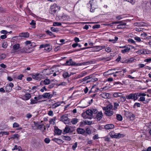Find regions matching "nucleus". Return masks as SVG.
Masks as SVG:
<instances>
[{
  "mask_svg": "<svg viewBox=\"0 0 151 151\" xmlns=\"http://www.w3.org/2000/svg\"><path fill=\"white\" fill-rule=\"evenodd\" d=\"M92 63L93 61H90L82 63H76L75 62L72 60V59H70L67 60L65 64L66 65L78 66L82 65H88L91 64Z\"/></svg>",
  "mask_w": 151,
  "mask_h": 151,
  "instance_id": "1",
  "label": "nucleus"
},
{
  "mask_svg": "<svg viewBox=\"0 0 151 151\" xmlns=\"http://www.w3.org/2000/svg\"><path fill=\"white\" fill-rule=\"evenodd\" d=\"M103 110L105 111V114L107 116H110L113 114L112 111V106L109 104L106 107L102 108Z\"/></svg>",
  "mask_w": 151,
  "mask_h": 151,
  "instance_id": "2",
  "label": "nucleus"
},
{
  "mask_svg": "<svg viewBox=\"0 0 151 151\" xmlns=\"http://www.w3.org/2000/svg\"><path fill=\"white\" fill-rule=\"evenodd\" d=\"M87 5L90 6V11L93 12L95 9L98 7L97 1L96 0H92L89 1Z\"/></svg>",
  "mask_w": 151,
  "mask_h": 151,
  "instance_id": "3",
  "label": "nucleus"
},
{
  "mask_svg": "<svg viewBox=\"0 0 151 151\" xmlns=\"http://www.w3.org/2000/svg\"><path fill=\"white\" fill-rule=\"evenodd\" d=\"M42 122H34V125L36 127V129H40L42 132H44L46 130L45 126L44 124L42 123Z\"/></svg>",
  "mask_w": 151,
  "mask_h": 151,
  "instance_id": "4",
  "label": "nucleus"
},
{
  "mask_svg": "<svg viewBox=\"0 0 151 151\" xmlns=\"http://www.w3.org/2000/svg\"><path fill=\"white\" fill-rule=\"evenodd\" d=\"M86 114H84L83 115H85V114H87L88 116H91L92 117L93 114L96 113L98 112V111L96 109L92 108L86 110Z\"/></svg>",
  "mask_w": 151,
  "mask_h": 151,
  "instance_id": "5",
  "label": "nucleus"
},
{
  "mask_svg": "<svg viewBox=\"0 0 151 151\" xmlns=\"http://www.w3.org/2000/svg\"><path fill=\"white\" fill-rule=\"evenodd\" d=\"M146 94L144 93H133V100L135 101L138 99L139 97L140 96H145Z\"/></svg>",
  "mask_w": 151,
  "mask_h": 151,
  "instance_id": "6",
  "label": "nucleus"
},
{
  "mask_svg": "<svg viewBox=\"0 0 151 151\" xmlns=\"http://www.w3.org/2000/svg\"><path fill=\"white\" fill-rule=\"evenodd\" d=\"M119 48L123 49L121 50V52L123 54L129 52L131 50V48L130 47L125 46H119Z\"/></svg>",
  "mask_w": 151,
  "mask_h": 151,
  "instance_id": "7",
  "label": "nucleus"
},
{
  "mask_svg": "<svg viewBox=\"0 0 151 151\" xmlns=\"http://www.w3.org/2000/svg\"><path fill=\"white\" fill-rule=\"evenodd\" d=\"M60 120L65 124H67L69 122L68 118L66 115H63L61 116L60 118Z\"/></svg>",
  "mask_w": 151,
  "mask_h": 151,
  "instance_id": "8",
  "label": "nucleus"
},
{
  "mask_svg": "<svg viewBox=\"0 0 151 151\" xmlns=\"http://www.w3.org/2000/svg\"><path fill=\"white\" fill-rule=\"evenodd\" d=\"M73 131V128L71 127L66 126L64 129L63 132V134L68 133H72Z\"/></svg>",
  "mask_w": 151,
  "mask_h": 151,
  "instance_id": "9",
  "label": "nucleus"
},
{
  "mask_svg": "<svg viewBox=\"0 0 151 151\" xmlns=\"http://www.w3.org/2000/svg\"><path fill=\"white\" fill-rule=\"evenodd\" d=\"M42 98L40 96H35L34 98V99H31L30 101V104H33L37 103V101L40 100Z\"/></svg>",
  "mask_w": 151,
  "mask_h": 151,
  "instance_id": "10",
  "label": "nucleus"
},
{
  "mask_svg": "<svg viewBox=\"0 0 151 151\" xmlns=\"http://www.w3.org/2000/svg\"><path fill=\"white\" fill-rule=\"evenodd\" d=\"M51 9L52 10V11L54 13H55L58 10H60V7L57 6L56 4H54L51 6Z\"/></svg>",
  "mask_w": 151,
  "mask_h": 151,
  "instance_id": "11",
  "label": "nucleus"
},
{
  "mask_svg": "<svg viewBox=\"0 0 151 151\" xmlns=\"http://www.w3.org/2000/svg\"><path fill=\"white\" fill-rule=\"evenodd\" d=\"M42 75L39 73L35 74L32 75L33 78L36 80H40L42 78Z\"/></svg>",
  "mask_w": 151,
  "mask_h": 151,
  "instance_id": "12",
  "label": "nucleus"
},
{
  "mask_svg": "<svg viewBox=\"0 0 151 151\" xmlns=\"http://www.w3.org/2000/svg\"><path fill=\"white\" fill-rule=\"evenodd\" d=\"M90 78H89V80L86 82L88 83L89 82H93L98 81V78L93 76V75H91L89 76Z\"/></svg>",
  "mask_w": 151,
  "mask_h": 151,
  "instance_id": "13",
  "label": "nucleus"
},
{
  "mask_svg": "<svg viewBox=\"0 0 151 151\" xmlns=\"http://www.w3.org/2000/svg\"><path fill=\"white\" fill-rule=\"evenodd\" d=\"M31 97V96L30 94L27 93L22 96L21 98L22 100L24 101H26L29 100Z\"/></svg>",
  "mask_w": 151,
  "mask_h": 151,
  "instance_id": "14",
  "label": "nucleus"
},
{
  "mask_svg": "<svg viewBox=\"0 0 151 151\" xmlns=\"http://www.w3.org/2000/svg\"><path fill=\"white\" fill-rule=\"evenodd\" d=\"M54 68H52L50 69H47L45 70V74L47 75H49L50 74H52L55 71Z\"/></svg>",
  "mask_w": 151,
  "mask_h": 151,
  "instance_id": "15",
  "label": "nucleus"
},
{
  "mask_svg": "<svg viewBox=\"0 0 151 151\" xmlns=\"http://www.w3.org/2000/svg\"><path fill=\"white\" fill-rule=\"evenodd\" d=\"M62 103L61 102H58L54 104L51 105L50 108H52L53 109H55L57 107L60 106Z\"/></svg>",
  "mask_w": 151,
  "mask_h": 151,
  "instance_id": "16",
  "label": "nucleus"
},
{
  "mask_svg": "<svg viewBox=\"0 0 151 151\" xmlns=\"http://www.w3.org/2000/svg\"><path fill=\"white\" fill-rule=\"evenodd\" d=\"M42 96L44 98L50 99L52 97V96L50 93H43Z\"/></svg>",
  "mask_w": 151,
  "mask_h": 151,
  "instance_id": "17",
  "label": "nucleus"
},
{
  "mask_svg": "<svg viewBox=\"0 0 151 151\" xmlns=\"http://www.w3.org/2000/svg\"><path fill=\"white\" fill-rule=\"evenodd\" d=\"M92 123V122L91 121L85 120V121L82 122H80V126H83L86 124L91 125Z\"/></svg>",
  "mask_w": 151,
  "mask_h": 151,
  "instance_id": "18",
  "label": "nucleus"
},
{
  "mask_svg": "<svg viewBox=\"0 0 151 151\" xmlns=\"http://www.w3.org/2000/svg\"><path fill=\"white\" fill-rule=\"evenodd\" d=\"M104 127L106 129H114V126L112 124H107L104 126Z\"/></svg>",
  "mask_w": 151,
  "mask_h": 151,
  "instance_id": "19",
  "label": "nucleus"
},
{
  "mask_svg": "<svg viewBox=\"0 0 151 151\" xmlns=\"http://www.w3.org/2000/svg\"><path fill=\"white\" fill-rule=\"evenodd\" d=\"M102 116L103 113L102 111H100L99 112H98V114H97V115L96 116L97 121H100L102 118Z\"/></svg>",
  "mask_w": 151,
  "mask_h": 151,
  "instance_id": "20",
  "label": "nucleus"
},
{
  "mask_svg": "<svg viewBox=\"0 0 151 151\" xmlns=\"http://www.w3.org/2000/svg\"><path fill=\"white\" fill-rule=\"evenodd\" d=\"M52 140L58 144H61L63 143V141L62 139L57 138H54Z\"/></svg>",
  "mask_w": 151,
  "mask_h": 151,
  "instance_id": "21",
  "label": "nucleus"
},
{
  "mask_svg": "<svg viewBox=\"0 0 151 151\" xmlns=\"http://www.w3.org/2000/svg\"><path fill=\"white\" fill-rule=\"evenodd\" d=\"M77 131L78 134H83L85 132V131L83 129L81 128H78L77 129Z\"/></svg>",
  "mask_w": 151,
  "mask_h": 151,
  "instance_id": "22",
  "label": "nucleus"
},
{
  "mask_svg": "<svg viewBox=\"0 0 151 151\" xmlns=\"http://www.w3.org/2000/svg\"><path fill=\"white\" fill-rule=\"evenodd\" d=\"M105 47L104 45H102L101 46H97L95 47V50L96 51H99L102 49H104Z\"/></svg>",
  "mask_w": 151,
  "mask_h": 151,
  "instance_id": "23",
  "label": "nucleus"
},
{
  "mask_svg": "<svg viewBox=\"0 0 151 151\" xmlns=\"http://www.w3.org/2000/svg\"><path fill=\"white\" fill-rule=\"evenodd\" d=\"M135 26L140 27H144L146 26V24L143 22H137L134 23Z\"/></svg>",
  "mask_w": 151,
  "mask_h": 151,
  "instance_id": "24",
  "label": "nucleus"
},
{
  "mask_svg": "<svg viewBox=\"0 0 151 151\" xmlns=\"http://www.w3.org/2000/svg\"><path fill=\"white\" fill-rule=\"evenodd\" d=\"M59 19L62 21H66L68 19V16L66 14H63L60 17Z\"/></svg>",
  "mask_w": 151,
  "mask_h": 151,
  "instance_id": "25",
  "label": "nucleus"
},
{
  "mask_svg": "<svg viewBox=\"0 0 151 151\" xmlns=\"http://www.w3.org/2000/svg\"><path fill=\"white\" fill-rule=\"evenodd\" d=\"M56 119V117L55 116L53 118H51L50 119L49 122L50 124H52L54 125L55 124V120Z\"/></svg>",
  "mask_w": 151,
  "mask_h": 151,
  "instance_id": "26",
  "label": "nucleus"
},
{
  "mask_svg": "<svg viewBox=\"0 0 151 151\" xmlns=\"http://www.w3.org/2000/svg\"><path fill=\"white\" fill-rule=\"evenodd\" d=\"M84 113L86 114V111L83 112L82 114V116L84 119H91V116H88V114H85V115H83V114Z\"/></svg>",
  "mask_w": 151,
  "mask_h": 151,
  "instance_id": "27",
  "label": "nucleus"
},
{
  "mask_svg": "<svg viewBox=\"0 0 151 151\" xmlns=\"http://www.w3.org/2000/svg\"><path fill=\"white\" fill-rule=\"evenodd\" d=\"M126 25V23L120 24L117 25V29H123L124 28Z\"/></svg>",
  "mask_w": 151,
  "mask_h": 151,
  "instance_id": "28",
  "label": "nucleus"
},
{
  "mask_svg": "<svg viewBox=\"0 0 151 151\" xmlns=\"http://www.w3.org/2000/svg\"><path fill=\"white\" fill-rule=\"evenodd\" d=\"M50 80L49 79H46L44 81H42L41 82L43 83L45 85H47L50 83Z\"/></svg>",
  "mask_w": 151,
  "mask_h": 151,
  "instance_id": "29",
  "label": "nucleus"
},
{
  "mask_svg": "<svg viewBox=\"0 0 151 151\" xmlns=\"http://www.w3.org/2000/svg\"><path fill=\"white\" fill-rule=\"evenodd\" d=\"M55 134L58 135H60L62 133V131L60 129H59L58 128H56L55 129Z\"/></svg>",
  "mask_w": 151,
  "mask_h": 151,
  "instance_id": "30",
  "label": "nucleus"
},
{
  "mask_svg": "<svg viewBox=\"0 0 151 151\" xmlns=\"http://www.w3.org/2000/svg\"><path fill=\"white\" fill-rule=\"evenodd\" d=\"M62 138L64 139L67 141H70L71 139V138L70 137L67 136H62Z\"/></svg>",
  "mask_w": 151,
  "mask_h": 151,
  "instance_id": "31",
  "label": "nucleus"
},
{
  "mask_svg": "<svg viewBox=\"0 0 151 151\" xmlns=\"http://www.w3.org/2000/svg\"><path fill=\"white\" fill-rule=\"evenodd\" d=\"M122 93L120 92H115L113 93V96L114 97H119L122 95Z\"/></svg>",
  "mask_w": 151,
  "mask_h": 151,
  "instance_id": "32",
  "label": "nucleus"
},
{
  "mask_svg": "<svg viewBox=\"0 0 151 151\" xmlns=\"http://www.w3.org/2000/svg\"><path fill=\"white\" fill-rule=\"evenodd\" d=\"M126 100V98L124 96H122V95L119 97L118 101L119 102H124Z\"/></svg>",
  "mask_w": 151,
  "mask_h": 151,
  "instance_id": "33",
  "label": "nucleus"
},
{
  "mask_svg": "<svg viewBox=\"0 0 151 151\" xmlns=\"http://www.w3.org/2000/svg\"><path fill=\"white\" fill-rule=\"evenodd\" d=\"M29 34L28 32H24L21 33L20 36L24 37H29Z\"/></svg>",
  "mask_w": 151,
  "mask_h": 151,
  "instance_id": "34",
  "label": "nucleus"
},
{
  "mask_svg": "<svg viewBox=\"0 0 151 151\" xmlns=\"http://www.w3.org/2000/svg\"><path fill=\"white\" fill-rule=\"evenodd\" d=\"M101 95L102 97L104 99H107L109 97V94L107 93H103L101 94Z\"/></svg>",
  "mask_w": 151,
  "mask_h": 151,
  "instance_id": "35",
  "label": "nucleus"
},
{
  "mask_svg": "<svg viewBox=\"0 0 151 151\" xmlns=\"http://www.w3.org/2000/svg\"><path fill=\"white\" fill-rule=\"evenodd\" d=\"M5 90L6 92H10L12 90V88L6 84L5 88Z\"/></svg>",
  "mask_w": 151,
  "mask_h": 151,
  "instance_id": "36",
  "label": "nucleus"
},
{
  "mask_svg": "<svg viewBox=\"0 0 151 151\" xmlns=\"http://www.w3.org/2000/svg\"><path fill=\"white\" fill-rule=\"evenodd\" d=\"M78 122V119L76 118H74L72 119L71 122L73 124H75Z\"/></svg>",
  "mask_w": 151,
  "mask_h": 151,
  "instance_id": "37",
  "label": "nucleus"
},
{
  "mask_svg": "<svg viewBox=\"0 0 151 151\" xmlns=\"http://www.w3.org/2000/svg\"><path fill=\"white\" fill-rule=\"evenodd\" d=\"M86 74V73L85 72H83L80 73L78 76V78H80L82 77L85 76Z\"/></svg>",
  "mask_w": 151,
  "mask_h": 151,
  "instance_id": "38",
  "label": "nucleus"
},
{
  "mask_svg": "<svg viewBox=\"0 0 151 151\" xmlns=\"http://www.w3.org/2000/svg\"><path fill=\"white\" fill-rule=\"evenodd\" d=\"M20 45L19 44H16L14 45L13 47L14 50H17L19 47Z\"/></svg>",
  "mask_w": 151,
  "mask_h": 151,
  "instance_id": "39",
  "label": "nucleus"
},
{
  "mask_svg": "<svg viewBox=\"0 0 151 151\" xmlns=\"http://www.w3.org/2000/svg\"><path fill=\"white\" fill-rule=\"evenodd\" d=\"M126 98L128 99L133 100V93H130L129 95L126 96Z\"/></svg>",
  "mask_w": 151,
  "mask_h": 151,
  "instance_id": "40",
  "label": "nucleus"
},
{
  "mask_svg": "<svg viewBox=\"0 0 151 151\" xmlns=\"http://www.w3.org/2000/svg\"><path fill=\"white\" fill-rule=\"evenodd\" d=\"M50 29L52 31L55 32H57L59 31L58 28L54 27H51Z\"/></svg>",
  "mask_w": 151,
  "mask_h": 151,
  "instance_id": "41",
  "label": "nucleus"
},
{
  "mask_svg": "<svg viewBox=\"0 0 151 151\" xmlns=\"http://www.w3.org/2000/svg\"><path fill=\"white\" fill-rule=\"evenodd\" d=\"M136 53L140 55L141 54H145V52L144 49H141L137 51Z\"/></svg>",
  "mask_w": 151,
  "mask_h": 151,
  "instance_id": "42",
  "label": "nucleus"
},
{
  "mask_svg": "<svg viewBox=\"0 0 151 151\" xmlns=\"http://www.w3.org/2000/svg\"><path fill=\"white\" fill-rule=\"evenodd\" d=\"M63 76L64 78H67L69 77V74L67 72H64L63 74Z\"/></svg>",
  "mask_w": 151,
  "mask_h": 151,
  "instance_id": "43",
  "label": "nucleus"
},
{
  "mask_svg": "<svg viewBox=\"0 0 151 151\" xmlns=\"http://www.w3.org/2000/svg\"><path fill=\"white\" fill-rule=\"evenodd\" d=\"M61 23L59 22H54L53 24V26L55 27L61 26Z\"/></svg>",
  "mask_w": 151,
  "mask_h": 151,
  "instance_id": "44",
  "label": "nucleus"
},
{
  "mask_svg": "<svg viewBox=\"0 0 151 151\" xmlns=\"http://www.w3.org/2000/svg\"><path fill=\"white\" fill-rule=\"evenodd\" d=\"M30 24L32 26V28H35L36 27V23L35 21L34 20L32 21L30 23Z\"/></svg>",
  "mask_w": 151,
  "mask_h": 151,
  "instance_id": "45",
  "label": "nucleus"
},
{
  "mask_svg": "<svg viewBox=\"0 0 151 151\" xmlns=\"http://www.w3.org/2000/svg\"><path fill=\"white\" fill-rule=\"evenodd\" d=\"M9 132H0V136H2L5 135H8Z\"/></svg>",
  "mask_w": 151,
  "mask_h": 151,
  "instance_id": "46",
  "label": "nucleus"
},
{
  "mask_svg": "<svg viewBox=\"0 0 151 151\" xmlns=\"http://www.w3.org/2000/svg\"><path fill=\"white\" fill-rule=\"evenodd\" d=\"M78 145V142H76L72 146V149L73 150H76V148L77 147Z\"/></svg>",
  "mask_w": 151,
  "mask_h": 151,
  "instance_id": "47",
  "label": "nucleus"
},
{
  "mask_svg": "<svg viewBox=\"0 0 151 151\" xmlns=\"http://www.w3.org/2000/svg\"><path fill=\"white\" fill-rule=\"evenodd\" d=\"M134 39L137 42H142L141 38L137 36L134 37Z\"/></svg>",
  "mask_w": 151,
  "mask_h": 151,
  "instance_id": "48",
  "label": "nucleus"
},
{
  "mask_svg": "<svg viewBox=\"0 0 151 151\" xmlns=\"http://www.w3.org/2000/svg\"><path fill=\"white\" fill-rule=\"evenodd\" d=\"M145 96H140V98L138 100V101H144L145 100Z\"/></svg>",
  "mask_w": 151,
  "mask_h": 151,
  "instance_id": "49",
  "label": "nucleus"
},
{
  "mask_svg": "<svg viewBox=\"0 0 151 151\" xmlns=\"http://www.w3.org/2000/svg\"><path fill=\"white\" fill-rule=\"evenodd\" d=\"M116 118L119 121H122V117L121 115L119 114H117L116 115Z\"/></svg>",
  "mask_w": 151,
  "mask_h": 151,
  "instance_id": "50",
  "label": "nucleus"
},
{
  "mask_svg": "<svg viewBox=\"0 0 151 151\" xmlns=\"http://www.w3.org/2000/svg\"><path fill=\"white\" fill-rule=\"evenodd\" d=\"M141 106V104L139 103L138 102H136L135 103L133 106V108H134L136 107V106L137 107H140Z\"/></svg>",
  "mask_w": 151,
  "mask_h": 151,
  "instance_id": "51",
  "label": "nucleus"
},
{
  "mask_svg": "<svg viewBox=\"0 0 151 151\" xmlns=\"http://www.w3.org/2000/svg\"><path fill=\"white\" fill-rule=\"evenodd\" d=\"M44 141L46 143L49 144L50 141V140L49 138L47 137L45 139Z\"/></svg>",
  "mask_w": 151,
  "mask_h": 151,
  "instance_id": "52",
  "label": "nucleus"
},
{
  "mask_svg": "<svg viewBox=\"0 0 151 151\" xmlns=\"http://www.w3.org/2000/svg\"><path fill=\"white\" fill-rule=\"evenodd\" d=\"M19 137V135L18 134H13L12 138L13 139L16 138L18 139Z\"/></svg>",
  "mask_w": 151,
  "mask_h": 151,
  "instance_id": "53",
  "label": "nucleus"
},
{
  "mask_svg": "<svg viewBox=\"0 0 151 151\" xmlns=\"http://www.w3.org/2000/svg\"><path fill=\"white\" fill-rule=\"evenodd\" d=\"M128 41L129 42L131 43L132 44H133L134 45H136L135 42L132 39H129L128 40Z\"/></svg>",
  "mask_w": 151,
  "mask_h": 151,
  "instance_id": "54",
  "label": "nucleus"
},
{
  "mask_svg": "<svg viewBox=\"0 0 151 151\" xmlns=\"http://www.w3.org/2000/svg\"><path fill=\"white\" fill-rule=\"evenodd\" d=\"M125 1H127L132 4H134L135 2V0H124Z\"/></svg>",
  "mask_w": 151,
  "mask_h": 151,
  "instance_id": "55",
  "label": "nucleus"
},
{
  "mask_svg": "<svg viewBox=\"0 0 151 151\" xmlns=\"http://www.w3.org/2000/svg\"><path fill=\"white\" fill-rule=\"evenodd\" d=\"M119 106V104L117 103H114V109L116 110L117 109L118 107Z\"/></svg>",
  "mask_w": 151,
  "mask_h": 151,
  "instance_id": "56",
  "label": "nucleus"
},
{
  "mask_svg": "<svg viewBox=\"0 0 151 151\" xmlns=\"http://www.w3.org/2000/svg\"><path fill=\"white\" fill-rule=\"evenodd\" d=\"M76 0H65V3L69 4L70 2H73L75 1Z\"/></svg>",
  "mask_w": 151,
  "mask_h": 151,
  "instance_id": "57",
  "label": "nucleus"
},
{
  "mask_svg": "<svg viewBox=\"0 0 151 151\" xmlns=\"http://www.w3.org/2000/svg\"><path fill=\"white\" fill-rule=\"evenodd\" d=\"M124 135L120 133H117V138H119L121 137H124Z\"/></svg>",
  "mask_w": 151,
  "mask_h": 151,
  "instance_id": "58",
  "label": "nucleus"
},
{
  "mask_svg": "<svg viewBox=\"0 0 151 151\" xmlns=\"http://www.w3.org/2000/svg\"><path fill=\"white\" fill-rule=\"evenodd\" d=\"M47 114L48 115L51 116H53V111L51 110L49 111Z\"/></svg>",
  "mask_w": 151,
  "mask_h": 151,
  "instance_id": "59",
  "label": "nucleus"
},
{
  "mask_svg": "<svg viewBox=\"0 0 151 151\" xmlns=\"http://www.w3.org/2000/svg\"><path fill=\"white\" fill-rule=\"evenodd\" d=\"M19 124L16 122H14L13 125V128H17L19 127Z\"/></svg>",
  "mask_w": 151,
  "mask_h": 151,
  "instance_id": "60",
  "label": "nucleus"
},
{
  "mask_svg": "<svg viewBox=\"0 0 151 151\" xmlns=\"http://www.w3.org/2000/svg\"><path fill=\"white\" fill-rule=\"evenodd\" d=\"M47 91L48 90L47 89L45 88V86L43 87L42 88L40 89V91L42 92H44L45 91Z\"/></svg>",
  "mask_w": 151,
  "mask_h": 151,
  "instance_id": "61",
  "label": "nucleus"
},
{
  "mask_svg": "<svg viewBox=\"0 0 151 151\" xmlns=\"http://www.w3.org/2000/svg\"><path fill=\"white\" fill-rule=\"evenodd\" d=\"M46 33L50 35V36H52L53 35V33L49 30H47L46 31Z\"/></svg>",
  "mask_w": 151,
  "mask_h": 151,
  "instance_id": "62",
  "label": "nucleus"
},
{
  "mask_svg": "<svg viewBox=\"0 0 151 151\" xmlns=\"http://www.w3.org/2000/svg\"><path fill=\"white\" fill-rule=\"evenodd\" d=\"M105 50L106 52H111V49L110 47H108L105 48Z\"/></svg>",
  "mask_w": 151,
  "mask_h": 151,
  "instance_id": "63",
  "label": "nucleus"
},
{
  "mask_svg": "<svg viewBox=\"0 0 151 151\" xmlns=\"http://www.w3.org/2000/svg\"><path fill=\"white\" fill-rule=\"evenodd\" d=\"M100 27V25L99 24H96L94 25L93 27V29H97L99 28Z\"/></svg>",
  "mask_w": 151,
  "mask_h": 151,
  "instance_id": "64",
  "label": "nucleus"
}]
</instances>
